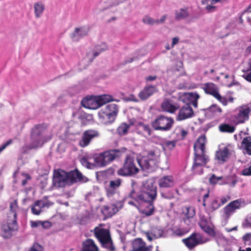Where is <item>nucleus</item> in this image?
<instances>
[{"mask_svg":"<svg viewBox=\"0 0 251 251\" xmlns=\"http://www.w3.org/2000/svg\"><path fill=\"white\" fill-rule=\"evenodd\" d=\"M29 251H43V247L38 243H35L30 248Z\"/></svg>","mask_w":251,"mask_h":251,"instance_id":"obj_47","label":"nucleus"},{"mask_svg":"<svg viewBox=\"0 0 251 251\" xmlns=\"http://www.w3.org/2000/svg\"><path fill=\"white\" fill-rule=\"evenodd\" d=\"M99 117L101 122L105 124L112 123L115 120L117 114H113L111 113H108L102 109L98 113Z\"/></svg>","mask_w":251,"mask_h":251,"instance_id":"obj_21","label":"nucleus"},{"mask_svg":"<svg viewBox=\"0 0 251 251\" xmlns=\"http://www.w3.org/2000/svg\"><path fill=\"white\" fill-rule=\"evenodd\" d=\"M82 246L87 251H99V248L91 239H87L83 242Z\"/></svg>","mask_w":251,"mask_h":251,"instance_id":"obj_34","label":"nucleus"},{"mask_svg":"<svg viewBox=\"0 0 251 251\" xmlns=\"http://www.w3.org/2000/svg\"><path fill=\"white\" fill-rule=\"evenodd\" d=\"M114 208V211L116 213L121 209L124 205V201H118L111 204Z\"/></svg>","mask_w":251,"mask_h":251,"instance_id":"obj_44","label":"nucleus"},{"mask_svg":"<svg viewBox=\"0 0 251 251\" xmlns=\"http://www.w3.org/2000/svg\"><path fill=\"white\" fill-rule=\"evenodd\" d=\"M149 205L150 206L149 209H143L142 211V213L145 215L146 216H150L153 214L155 207L153 205V202H152V204L151 205L150 203H149Z\"/></svg>","mask_w":251,"mask_h":251,"instance_id":"obj_43","label":"nucleus"},{"mask_svg":"<svg viewBox=\"0 0 251 251\" xmlns=\"http://www.w3.org/2000/svg\"><path fill=\"white\" fill-rule=\"evenodd\" d=\"M164 230L159 227L154 228L151 232V234L154 236L155 238H159L164 237Z\"/></svg>","mask_w":251,"mask_h":251,"instance_id":"obj_42","label":"nucleus"},{"mask_svg":"<svg viewBox=\"0 0 251 251\" xmlns=\"http://www.w3.org/2000/svg\"><path fill=\"white\" fill-rule=\"evenodd\" d=\"M242 76L248 82L251 83V72L243 74Z\"/></svg>","mask_w":251,"mask_h":251,"instance_id":"obj_61","label":"nucleus"},{"mask_svg":"<svg viewBox=\"0 0 251 251\" xmlns=\"http://www.w3.org/2000/svg\"><path fill=\"white\" fill-rule=\"evenodd\" d=\"M143 22L145 24L152 25L156 24V20H154L148 16H145L143 18Z\"/></svg>","mask_w":251,"mask_h":251,"instance_id":"obj_46","label":"nucleus"},{"mask_svg":"<svg viewBox=\"0 0 251 251\" xmlns=\"http://www.w3.org/2000/svg\"><path fill=\"white\" fill-rule=\"evenodd\" d=\"M209 161V156L205 154V151H201V153L199 154L195 151L191 169L193 173L197 175H202L203 173L202 167L205 166Z\"/></svg>","mask_w":251,"mask_h":251,"instance_id":"obj_7","label":"nucleus"},{"mask_svg":"<svg viewBox=\"0 0 251 251\" xmlns=\"http://www.w3.org/2000/svg\"><path fill=\"white\" fill-rule=\"evenodd\" d=\"M140 126H142L143 129L145 132H146L149 135H151V129L150 126L148 125H146L143 123H142L141 124Z\"/></svg>","mask_w":251,"mask_h":251,"instance_id":"obj_53","label":"nucleus"},{"mask_svg":"<svg viewBox=\"0 0 251 251\" xmlns=\"http://www.w3.org/2000/svg\"><path fill=\"white\" fill-rule=\"evenodd\" d=\"M158 185L160 189L171 188L174 185V181L172 176H165L158 180Z\"/></svg>","mask_w":251,"mask_h":251,"instance_id":"obj_22","label":"nucleus"},{"mask_svg":"<svg viewBox=\"0 0 251 251\" xmlns=\"http://www.w3.org/2000/svg\"><path fill=\"white\" fill-rule=\"evenodd\" d=\"M94 233L102 248H106L109 251L115 250L109 230L96 227L94 230Z\"/></svg>","mask_w":251,"mask_h":251,"instance_id":"obj_5","label":"nucleus"},{"mask_svg":"<svg viewBox=\"0 0 251 251\" xmlns=\"http://www.w3.org/2000/svg\"><path fill=\"white\" fill-rule=\"evenodd\" d=\"M214 234L211 235L210 237H214L216 239H221L223 238V235L222 233L219 230H215L214 229Z\"/></svg>","mask_w":251,"mask_h":251,"instance_id":"obj_52","label":"nucleus"},{"mask_svg":"<svg viewBox=\"0 0 251 251\" xmlns=\"http://www.w3.org/2000/svg\"><path fill=\"white\" fill-rule=\"evenodd\" d=\"M162 109L166 112L173 113L179 108L177 103L173 102L172 100H166L161 104Z\"/></svg>","mask_w":251,"mask_h":251,"instance_id":"obj_29","label":"nucleus"},{"mask_svg":"<svg viewBox=\"0 0 251 251\" xmlns=\"http://www.w3.org/2000/svg\"><path fill=\"white\" fill-rule=\"evenodd\" d=\"M101 109L108 112L111 113L113 114H118V106L117 104L114 103H110Z\"/></svg>","mask_w":251,"mask_h":251,"instance_id":"obj_38","label":"nucleus"},{"mask_svg":"<svg viewBox=\"0 0 251 251\" xmlns=\"http://www.w3.org/2000/svg\"><path fill=\"white\" fill-rule=\"evenodd\" d=\"M219 128L220 131L222 132L232 133L235 129L234 126L226 124L221 125Z\"/></svg>","mask_w":251,"mask_h":251,"instance_id":"obj_40","label":"nucleus"},{"mask_svg":"<svg viewBox=\"0 0 251 251\" xmlns=\"http://www.w3.org/2000/svg\"><path fill=\"white\" fill-rule=\"evenodd\" d=\"M122 183V179L117 178L115 180H111L109 181V185L106 188L107 195L108 197L112 196L116 193V189L119 188Z\"/></svg>","mask_w":251,"mask_h":251,"instance_id":"obj_25","label":"nucleus"},{"mask_svg":"<svg viewBox=\"0 0 251 251\" xmlns=\"http://www.w3.org/2000/svg\"><path fill=\"white\" fill-rule=\"evenodd\" d=\"M167 18V15H164L162 16V17L160 19L156 20V24L158 25L159 24H163Z\"/></svg>","mask_w":251,"mask_h":251,"instance_id":"obj_63","label":"nucleus"},{"mask_svg":"<svg viewBox=\"0 0 251 251\" xmlns=\"http://www.w3.org/2000/svg\"><path fill=\"white\" fill-rule=\"evenodd\" d=\"M68 173L69 185L77 182L85 183L89 180L88 178L84 176L76 168L68 172Z\"/></svg>","mask_w":251,"mask_h":251,"instance_id":"obj_15","label":"nucleus"},{"mask_svg":"<svg viewBox=\"0 0 251 251\" xmlns=\"http://www.w3.org/2000/svg\"><path fill=\"white\" fill-rule=\"evenodd\" d=\"M198 225L201 229L209 236L214 234V227H211L208 220L204 218H201Z\"/></svg>","mask_w":251,"mask_h":251,"instance_id":"obj_27","label":"nucleus"},{"mask_svg":"<svg viewBox=\"0 0 251 251\" xmlns=\"http://www.w3.org/2000/svg\"><path fill=\"white\" fill-rule=\"evenodd\" d=\"M208 241V239L204 240L202 235L197 232H193L189 237L182 240L183 243L190 250H193L198 245L204 244Z\"/></svg>","mask_w":251,"mask_h":251,"instance_id":"obj_12","label":"nucleus"},{"mask_svg":"<svg viewBox=\"0 0 251 251\" xmlns=\"http://www.w3.org/2000/svg\"><path fill=\"white\" fill-rule=\"evenodd\" d=\"M52 226L51 223L48 221H42L40 224V226H41L43 228L48 229L50 227Z\"/></svg>","mask_w":251,"mask_h":251,"instance_id":"obj_56","label":"nucleus"},{"mask_svg":"<svg viewBox=\"0 0 251 251\" xmlns=\"http://www.w3.org/2000/svg\"><path fill=\"white\" fill-rule=\"evenodd\" d=\"M221 204L219 202V201L217 199L214 200L211 203V208L213 210H215L218 209Z\"/></svg>","mask_w":251,"mask_h":251,"instance_id":"obj_50","label":"nucleus"},{"mask_svg":"<svg viewBox=\"0 0 251 251\" xmlns=\"http://www.w3.org/2000/svg\"><path fill=\"white\" fill-rule=\"evenodd\" d=\"M231 153L228 148L225 147L216 151L215 158L219 164H223L227 161Z\"/></svg>","mask_w":251,"mask_h":251,"instance_id":"obj_18","label":"nucleus"},{"mask_svg":"<svg viewBox=\"0 0 251 251\" xmlns=\"http://www.w3.org/2000/svg\"><path fill=\"white\" fill-rule=\"evenodd\" d=\"M156 91V87L153 85L145 86L139 93L138 96L141 100H144L152 95Z\"/></svg>","mask_w":251,"mask_h":251,"instance_id":"obj_24","label":"nucleus"},{"mask_svg":"<svg viewBox=\"0 0 251 251\" xmlns=\"http://www.w3.org/2000/svg\"><path fill=\"white\" fill-rule=\"evenodd\" d=\"M132 250L131 251H151L149 247H146V243L141 238H136L132 242Z\"/></svg>","mask_w":251,"mask_h":251,"instance_id":"obj_26","label":"nucleus"},{"mask_svg":"<svg viewBox=\"0 0 251 251\" xmlns=\"http://www.w3.org/2000/svg\"><path fill=\"white\" fill-rule=\"evenodd\" d=\"M241 202V199H237L231 201L224 207V213L226 219H228L236 209L240 208Z\"/></svg>","mask_w":251,"mask_h":251,"instance_id":"obj_16","label":"nucleus"},{"mask_svg":"<svg viewBox=\"0 0 251 251\" xmlns=\"http://www.w3.org/2000/svg\"><path fill=\"white\" fill-rule=\"evenodd\" d=\"M240 174L244 176H251V165L242 170Z\"/></svg>","mask_w":251,"mask_h":251,"instance_id":"obj_48","label":"nucleus"},{"mask_svg":"<svg viewBox=\"0 0 251 251\" xmlns=\"http://www.w3.org/2000/svg\"><path fill=\"white\" fill-rule=\"evenodd\" d=\"M206 117L212 118L215 116L218 115L222 112L221 108L216 104H213L208 108L203 109Z\"/></svg>","mask_w":251,"mask_h":251,"instance_id":"obj_28","label":"nucleus"},{"mask_svg":"<svg viewBox=\"0 0 251 251\" xmlns=\"http://www.w3.org/2000/svg\"><path fill=\"white\" fill-rule=\"evenodd\" d=\"M138 164L143 171H151L155 166L157 160L154 151H150L146 156L137 157Z\"/></svg>","mask_w":251,"mask_h":251,"instance_id":"obj_6","label":"nucleus"},{"mask_svg":"<svg viewBox=\"0 0 251 251\" xmlns=\"http://www.w3.org/2000/svg\"><path fill=\"white\" fill-rule=\"evenodd\" d=\"M238 112L234 115V121L236 124L244 123L249 119L251 112V103L243 104L238 108Z\"/></svg>","mask_w":251,"mask_h":251,"instance_id":"obj_11","label":"nucleus"},{"mask_svg":"<svg viewBox=\"0 0 251 251\" xmlns=\"http://www.w3.org/2000/svg\"><path fill=\"white\" fill-rule=\"evenodd\" d=\"M32 213L35 215H38L41 213V209L40 208H36V206H32L31 207Z\"/></svg>","mask_w":251,"mask_h":251,"instance_id":"obj_59","label":"nucleus"},{"mask_svg":"<svg viewBox=\"0 0 251 251\" xmlns=\"http://www.w3.org/2000/svg\"><path fill=\"white\" fill-rule=\"evenodd\" d=\"M107 49V46L105 43H101L100 44L96 45L93 50V57L91 59H90V61H93V60L99 56L101 52L105 51Z\"/></svg>","mask_w":251,"mask_h":251,"instance_id":"obj_30","label":"nucleus"},{"mask_svg":"<svg viewBox=\"0 0 251 251\" xmlns=\"http://www.w3.org/2000/svg\"><path fill=\"white\" fill-rule=\"evenodd\" d=\"M243 241L245 244L250 242L251 240V233H246L242 237Z\"/></svg>","mask_w":251,"mask_h":251,"instance_id":"obj_57","label":"nucleus"},{"mask_svg":"<svg viewBox=\"0 0 251 251\" xmlns=\"http://www.w3.org/2000/svg\"><path fill=\"white\" fill-rule=\"evenodd\" d=\"M176 141H168L165 143V146L167 148L170 150H173L176 146Z\"/></svg>","mask_w":251,"mask_h":251,"instance_id":"obj_51","label":"nucleus"},{"mask_svg":"<svg viewBox=\"0 0 251 251\" xmlns=\"http://www.w3.org/2000/svg\"><path fill=\"white\" fill-rule=\"evenodd\" d=\"M216 98L219 101L222 103L224 105H226L227 103L226 98L225 97H222L220 94V97Z\"/></svg>","mask_w":251,"mask_h":251,"instance_id":"obj_62","label":"nucleus"},{"mask_svg":"<svg viewBox=\"0 0 251 251\" xmlns=\"http://www.w3.org/2000/svg\"><path fill=\"white\" fill-rule=\"evenodd\" d=\"M160 192L163 198L171 200L174 198V192L170 188L160 189Z\"/></svg>","mask_w":251,"mask_h":251,"instance_id":"obj_37","label":"nucleus"},{"mask_svg":"<svg viewBox=\"0 0 251 251\" xmlns=\"http://www.w3.org/2000/svg\"><path fill=\"white\" fill-rule=\"evenodd\" d=\"M110 96L107 95H99L98 96H86L81 101V105L87 109H96L110 100Z\"/></svg>","mask_w":251,"mask_h":251,"instance_id":"obj_4","label":"nucleus"},{"mask_svg":"<svg viewBox=\"0 0 251 251\" xmlns=\"http://www.w3.org/2000/svg\"><path fill=\"white\" fill-rule=\"evenodd\" d=\"M173 124L174 120L173 118L159 115L152 122L151 126L154 130L168 131L171 128Z\"/></svg>","mask_w":251,"mask_h":251,"instance_id":"obj_9","label":"nucleus"},{"mask_svg":"<svg viewBox=\"0 0 251 251\" xmlns=\"http://www.w3.org/2000/svg\"><path fill=\"white\" fill-rule=\"evenodd\" d=\"M99 136L100 133L98 131L94 129L86 130L82 133L79 145L81 147H86L90 144L93 139Z\"/></svg>","mask_w":251,"mask_h":251,"instance_id":"obj_14","label":"nucleus"},{"mask_svg":"<svg viewBox=\"0 0 251 251\" xmlns=\"http://www.w3.org/2000/svg\"><path fill=\"white\" fill-rule=\"evenodd\" d=\"M223 176H217L215 174H212L209 178V183L211 184H216L220 180L223 181Z\"/></svg>","mask_w":251,"mask_h":251,"instance_id":"obj_45","label":"nucleus"},{"mask_svg":"<svg viewBox=\"0 0 251 251\" xmlns=\"http://www.w3.org/2000/svg\"><path fill=\"white\" fill-rule=\"evenodd\" d=\"M139 171V169L135 166L133 158L127 156L123 167L118 171V174L123 176H134Z\"/></svg>","mask_w":251,"mask_h":251,"instance_id":"obj_8","label":"nucleus"},{"mask_svg":"<svg viewBox=\"0 0 251 251\" xmlns=\"http://www.w3.org/2000/svg\"><path fill=\"white\" fill-rule=\"evenodd\" d=\"M242 226L243 228H251V220L250 217L243 222Z\"/></svg>","mask_w":251,"mask_h":251,"instance_id":"obj_54","label":"nucleus"},{"mask_svg":"<svg viewBox=\"0 0 251 251\" xmlns=\"http://www.w3.org/2000/svg\"><path fill=\"white\" fill-rule=\"evenodd\" d=\"M69 185L68 173V172L59 170L54 172L52 185L58 188L65 186L66 185Z\"/></svg>","mask_w":251,"mask_h":251,"instance_id":"obj_13","label":"nucleus"},{"mask_svg":"<svg viewBox=\"0 0 251 251\" xmlns=\"http://www.w3.org/2000/svg\"><path fill=\"white\" fill-rule=\"evenodd\" d=\"M46 205L47 203L43 202L42 201L37 200L35 202L34 205L33 206H34L35 207L37 206L38 208L41 209V208L45 207V206H46Z\"/></svg>","mask_w":251,"mask_h":251,"instance_id":"obj_55","label":"nucleus"},{"mask_svg":"<svg viewBox=\"0 0 251 251\" xmlns=\"http://www.w3.org/2000/svg\"><path fill=\"white\" fill-rule=\"evenodd\" d=\"M121 152L118 149L110 150L95 155L94 158V164L88 162L86 168L94 169L96 166L104 167L119 157Z\"/></svg>","mask_w":251,"mask_h":251,"instance_id":"obj_3","label":"nucleus"},{"mask_svg":"<svg viewBox=\"0 0 251 251\" xmlns=\"http://www.w3.org/2000/svg\"><path fill=\"white\" fill-rule=\"evenodd\" d=\"M129 125L125 123H123L117 129V133L120 135L123 136L126 134L129 128Z\"/></svg>","mask_w":251,"mask_h":251,"instance_id":"obj_41","label":"nucleus"},{"mask_svg":"<svg viewBox=\"0 0 251 251\" xmlns=\"http://www.w3.org/2000/svg\"><path fill=\"white\" fill-rule=\"evenodd\" d=\"M194 115L192 107L189 103H187V104L183 106L179 110L176 119L177 121L184 120L186 119L192 118Z\"/></svg>","mask_w":251,"mask_h":251,"instance_id":"obj_17","label":"nucleus"},{"mask_svg":"<svg viewBox=\"0 0 251 251\" xmlns=\"http://www.w3.org/2000/svg\"><path fill=\"white\" fill-rule=\"evenodd\" d=\"M128 197L137 202H145L151 205L157 197V187L155 183L151 180L144 182L139 192H136L132 189Z\"/></svg>","mask_w":251,"mask_h":251,"instance_id":"obj_1","label":"nucleus"},{"mask_svg":"<svg viewBox=\"0 0 251 251\" xmlns=\"http://www.w3.org/2000/svg\"><path fill=\"white\" fill-rule=\"evenodd\" d=\"M202 88L206 94L212 95L215 98L220 97L218 88L214 83L212 82L205 83L204 84Z\"/></svg>","mask_w":251,"mask_h":251,"instance_id":"obj_19","label":"nucleus"},{"mask_svg":"<svg viewBox=\"0 0 251 251\" xmlns=\"http://www.w3.org/2000/svg\"><path fill=\"white\" fill-rule=\"evenodd\" d=\"M13 142L12 139L8 140L6 142L0 145V153L1 152L7 147L11 145Z\"/></svg>","mask_w":251,"mask_h":251,"instance_id":"obj_49","label":"nucleus"},{"mask_svg":"<svg viewBox=\"0 0 251 251\" xmlns=\"http://www.w3.org/2000/svg\"><path fill=\"white\" fill-rule=\"evenodd\" d=\"M189 16V13L187 9L180 8L175 12V18L176 21H179L184 20Z\"/></svg>","mask_w":251,"mask_h":251,"instance_id":"obj_33","label":"nucleus"},{"mask_svg":"<svg viewBox=\"0 0 251 251\" xmlns=\"http://www.w3.org/2000/svg\"><path fill=\"white\" fill-rule=\"evenodd\" d=\"M241 145L245 151L244 153L251 155V137L247 136L244 138L241 142Z\"/></svg>","mask_w":251,"mask_h":251,"instance_id":"obj_35","label":"nucleus"},{"mask_svg":"<svg viewBox=\"0 0 251 251\" xmlns=\"http://www.w3.org/2000/svg\"><path fill=\"white\" fill-rule=\"evenodd\" d=\"M238 181L237 177L236 175H230L223 177V181L219 183L220 184H227L229 186L233 187L235 186Z\"/></svg>","mask_w":251,"mask_h":251,"instance_id":"obj_31","label":"nucleus"},{"mask_svg":"<svg viewBox=\"0 0 251 251\" xmlns=\"http://www.w3.org/2000/svg\"><path fill=\"white\" fill-rule=\"evenodd\" d=\"M208 13H212L215 11L216 6L208 4L205 8Z\"/></svg>","mask_w":251,"mask_h":251,"instance_id":"obj_58","label":"nucleus"},{"mask_svg":"<svg viewBox=\"0 0 251 251\" xmlns=\"http://www.w3.org/2000/svg\"><path fill=\"white\" fill-rule=\"evenodd\" d=\"M35 15L36 18L40 17L41 14L44 10V5L41 2H37L35 3L34 5Z\"/></svg>","mask_w":251,"mask_h":251,"instance_id":"obj_39","label":"nucleus"},{"mask_svg":"<svg viewBox=\"0 0 251 251\" xmlns=\"http://www.w3.org/2000/svg\"><path fill=\"white\" fill-rule=\"evenodd\" d=\"M10 214L13 215V219H8L6 224H4L1 226V230L4 233L3 237L5 239L10 238L12 236V232L18 228L17 213L14 210H11L9 215Z\"/></svg>","mask_w":251,"mask_h":251,"instance_id":"obj_10","label":"nucleus"},{"mask_svg":"<svg viewBox=\"0 0 251 251\" xmlns=\"http://www.w3.org/2000/svg\"><path fill=\"white\" fill-rule=\"evenodd\" d=\"M88 32V29L85 27H76L71 35L72 40L74 42H78L80 39L86 36Z\"/></svg>","mask_w":251,"mask_h":251,"instance_id":"obj_20","label":"nucleus"},{"mask_svg":"<svg viewBox=\"0 0 251 251\" xmlns=\"http://www.w3.org/2000/svg\"><path fill=\"white\" fill-rule=\"evenodd\" d=\"M80 162L82 166L86 167L87 166V164H88L89 161H88V158L87 157H83L80 159Z\"/></svg>","mask_w":251,"mask_h":251,"instance_id":"obj_64","label":"nucleus"},{"mask_svg":"<svg viewBox=\"0 0 251 251\" xmlns=\"http://www.w3.org/2000/svg\"><path fill=\"white\" fill-rule=\"evenodd\" d=\"M205 143L206 136L204 134H202L198 138L194 144V149L195 151H196V148H198L201 152L205 151Z\"/></svg>","mask_w":251,"mask_h":251,"instance_id":"obj_32","label":"nucleus"},{"mask_svg":"<svg viewBox=\"0 0 251 251\" xmlns=\"http://www.w3.org/2000/svg\"><path fill=\"white\" fill-rule=\"evenodd\" d=\"M31 226L32 228H36L40 226L41 221H31Z\"/></svg>","mask_w":251,"mask_h":251,"instance_id":"obj_60","label":"nucleus"},{"mask_svg":"<svg viewBox=\"0 0 251 251\" xmlns=\"http://www.w3.org/2000/svg\"><path fill=\"white\" fill-rule=\"evenodd\" d=\"M50 139L48 135L47 126L45 124L36 125L31 131L30 148L34 149L41 147Z\"/></svg>","mask_w":251,"mask_h":251,"instance_id":"obj_2","label":"nucleus"},{"mask_svg":"<svg viewBox=\"0 0 251 251\" xmlns=\"http://www.w3.org/2000/svg\"><path fill=\"white\" fill-rule=\"evenodd\" d=\"M200 98L199 95L196 92L184 93L182 95L179 97V100L184 103H190L192 101L198 100Z\"/></svg>","mask_w":251,"mask_h":251,"instance_id":"obj_23","label":"nucleus"},{"mask_svg":"<svg viewBox=\"0 0 251 251\" xmlns=\"http://www.w3.org/2000/svg\"><path fill=\"white\" fill-rule=\"evenodd\" d=\"M101 212L106 217H111L116 213L112 204L104 205L101 209Z\"/></svg>","mask_w":251,"mask_h":251,"instance_id":"obj_36","label":"nucleus"}]
</instances>
